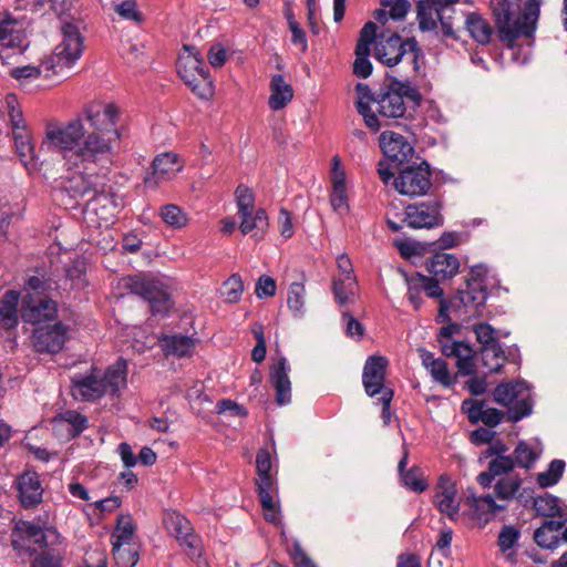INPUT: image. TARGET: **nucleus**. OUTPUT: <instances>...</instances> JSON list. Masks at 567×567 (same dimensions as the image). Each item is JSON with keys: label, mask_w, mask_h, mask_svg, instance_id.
<instances>
[{"label": "nucleus", "mask_w": 567, "mask_h": 567, "mask_svg": "<svg viewBox=\"0 0 567 567\" xmlns=\"http://www.w3.org/2000/svg\"><path fill=\"white\" fill-rule=\"evenodd\" d=\"M540 454L542 447L536 449L526 441H519L513 451L512 457L514 460L515 466L530 470L540 457Z\"/></svg>", "instance_id": "58836bf2"}, {"label": "nucleus", "mask_w": 567, "mask_h": 567, "mask_svg": "<svg viewBox=\"0 0 567 567\" xmlns=\"http://www.w3.org/2000/svg\"><path fill=\"white\" fill-rule=\"evenodd\" d=\"M235 199L238 208V215H247L255 210V194L251 188L240 184L235 190Z\"/></svg>", "instance_id": "864d4df0"}, {"label": "nucleus", "mask_w": 567, "mask_h": 567, "mask_svg": "<svg viewBox=\"0 0 567 567\" xmlns=\"http://www.w3.org/2000/svg\"><path fill=\"white\" fill-rule=\"evenodd\" d=\"M164 523L190 558H198L202 555V540L194 533L190 522L178 512H167Z\"/></svg>", "instance_id": "dca6fc26"}, {"label": "nucleus", "mask_w": 567, "mask_h": 567, "mask_svg": "<svg viewBox=\"0 0 567 567\" xmlns=\"http://www.w3.org/2000/svg\"><path fill=\"white\" fill-rule=\"evenodd\" d=\"M422 95L410 82L392 80L375 92L372 110L382 122V126L400 124V120L410 121L420 106Z\"/></svg>", "instance_id": "7ed1b4c3"}, {"label": "nucleus", "mask_w": 567, "mask_h": 567, "mask_svg": "<svg viewBox=\"0 0 567 567\" xmlns=\"http://www.w3.org/2000/svg\"><path fill=\"white\" fill-rule=\"evenodd\" d=\"M65 277L71 281V286L82 289L86 285L85 266L82 260H74L65 270Z\"/></svg>", "instance_id": "13d9d810"}, {"label": "nucleus", "mask_w": 567, "mask_h": 567, "mask_svg": "<svg viewBox=\"0 0 567 567\" xmlns=\"http://www.w3.org/2000/svg\"><path fill=\"white\" fill-rule=\"evenodd\" d=\"M289 371V363L284 357L278 360L277 364L270 368L269 381L275 389L278 405H286L291 402Z\"/></svg>", "instance_id": "393cba45"}, {"label": "nucleus", "mask_w": 567, "mask_h": 567, "mask_svg": "<svg viewBox=\"0 0 567 567\" xmlns=\"http://www.w3.org/2000/svg\"><path fill=\"white\" fill-rule=\"evenodd\" d=\"M184 50L177 62L178 75L194 94L200 99H209L213 86L200 53L193 45H184Z\"/></svg>", "instance_id": "9d476101"}, {"label": "nucleus", "mask_w": 567, "mask_h": 567, "mask_svg": "<svg viewBox=\"0 0 567 567\" xmlns=\"http://www.w3.org/2000/svg\"><path fill=\"white\" fill-rule=\"evenodd\" d=\"M256 468L258 480L256 482L259 502L262 507L264 517L268 523L278 525L281 522L280 509L275 499L276 485L270 474L271 457L268 450H259L256 455Z\"/></svg>", "instance_id": "9b49d317"}, {"label": "nucleus", "mask_w": 567, "mask_h": 567, "mask_svg": "<svg viewBox=\"0 0 567 567\" xmlns=\"http://www.w3.org/2000/svg\"><path fill=\"white\" fill-rule=\"evenodd\" d=\"M31 567H62V555L56 547H50L35 557Z\"/></svg>", "instance_id": "4d7b16f0"}, {"label": "nucleus", "mask_w": 567, "mask_h": 567, "mask_svg": "<svg viewBox=\"0 0 567 567\" xmlns=\"http://www.w3.org/2000/svg\"><path fill=\"white\" fill-rule=\"evenodd\" d=\"M123 206V198L114 194L111 187L107 186L103 181L89 208L97 213L100 207L104 214L102 218L107 220L110 217H113Z\"/></svg>", "instance_id": "c85d7f7f"}, {"label": "nucleus", "mask_w": 567, "mask_h": 567, "mask_svg": "<svg viewBox=\"0 0 567 567\" xmlns=\"http://www.w3.org/2000/svg\"><path fill=\"white\" fill-rule=\"evenodd\" d=\"M394 188L404 196L416 197L429 193L432 187V172L426 161L419 157L396 168Z\"/></svg>", "instance_id": "ddd939ff"}, {"label": "nucleus", "mask_w": 567, "mask_h": 567, "mask_svg": "<svg viewBox=\"0 0 567 567\" xmlns=\"http://www.w3.org/2000/svg\"><path fill=\"white\" fill-rule=\"evenodd\" d=\"M565 466L563 460H553L546 471L537 474V484L543 488L556 485L564 474Z\"/></svg>", "instance_id": "37998d69"}, {"label": "nucleus", "mask_w": 567, "mask_h": 567, "mask_svg": "<svg viewBox=\"0 0 567 567\" xmlns=\"http://www.w3.org/2000/svg\"><path fill=\"white\" fill-rule=\"evenodd\" d=\"M223 293L226 298V300L230 303H236L240 300L243 291H244V284L239 275L234 274L231 275L223 286Z\"/></svg>", "instance_id": "6e6d98bb"}, {"label": "nucleus", "mask_w": 567, "mask_h": 567, "mask_svg": "<svg viewBox=\"0 0 567 567\" xmlns=\"http://www.w3.org/2000/svg\"><path fill=\"white\" fill-rule=\"evenodd\" d=\"M61 42L53 53L42 62L45 72L58 74L64 69H70L81 58L84 50V38L80 30L79 21L61 20Z\"/></svg>", "instance_id": "39448f33"}, {"label": "nucleus", "mask_w": 567, "mask_h": 567, "mask_svg": "<svg viewBox=\"0 0 567 567\" xmlns=\"http://www.w3.org/2000/svg\"><path fill=\"white\" fill-rule=\"evenodd\" d=\"M481 359L488 372H498L506 362L505 351L501 343L481 348Z\"/></svg>", "instance_id": "79ce46f5"}, {"label": "nucleus", "mask_w": 567, "mask_h": 567, "mask_svg": "<svg viewBox=\"0 0 567 567\" xmlns=\"http://www.w3.org/2000/svg\"><path fill=\"white\" fill-rule=\"evenodd\" d=\"M539 1L527 0L520 13V0H489L499 39L508 45L520 37L532 38L539 18Z\"/></svg>", "instance_id": "f03ea898"}, {"label": "nucleus", "mask_w": 567, "mask_h": 567, "mask_svg": "<svg viewBox=\"0 0 567 567\" xmlns=\"http://www.w3.org/2000/svg\"><path fill=\"white\" fill-rule=\"evenodd\" d=\"M470 504L476 509L480 518H483L486 514L495 515L498 512L505 511L507 507L506 505L497 504L492 495H485L482 497L473 495L470 499Z\"/></svg>", "instance_id": "3c124183"}, {"label": "nucleus", "mask_w": 567, "mask_h": 567, "mask_svg": "<svg viewBox=\"0 0 567 567\" xmlns=\"http://www.w3.org/2000/svg\"><path fill=\"white\" fill-rule=\"evenodd\" d=\"M515 463L512 456L494 457L489 461L487 471L482 472L477 476V482L484 488L489 487L497 476L511 475Z\"/></svg>", "instance_id": "f704fd0d"}, {"label": "nucleus", "mask_w": 567, "mask_h": 567, "mask_svg": "<svg viewBox=\"0 0 567 567\" xmlns=\"http://www.w3.org/2000/svg\"><path fill=\"white\" fill-rule=\"evenodd\" d=\"M522 487V480L517 474L506 475L497 480L494 493L501 501H512Z\"/></svg>", "instance_id": "ea45409f"}, {"label": "nucleus", "mask_w": 567, "mask_h": 567, "mask_svg": "<svg viewBox=\"0 0 567 567\" xmlns=\"http://www.w3.org/2000/svg\"><path fill=\"white\" fill-rule=\"evenodd\" d=\"M134 533L135 526L132 517L130 515H121L111 536L112 546L134 544Z\"/></svg>", "instance_id": "a19ab883"}, {"label": "nucleus", "mask_w": 567, "mask_h": 567, "mask_svg": "<svg viewBox=\"0 0 567 567\" xmlns=\"http://www.w3.org/2000/svg\"><path fill=\"white\" fill-rule=\"evenodd\" d=\"M386 368L388 360L382 355H371L367 359L362 372V383L369 396L383 395V392L392 391L384 386Z\"/></svg>", "instance_id": "aec40b11"}, {"label": "nucleus", "mask_w": 567, "mask_h": 567, "mask_svg": "<svg viewBox=\"0 0 567 567\" xmlns=\"http://www.w3.org/2000/svg\"><path fill=\"white\" fill-rule=\"evenodd\" d=\"M486 276L487 268L476 265L471 268L465 287L457 290L454 301L458 302L457 311L462 312L465 318H477L483 315L487 299Z\"/></svg>", "instance_id": "6e6552de"}, {"label": "nucleus", "mask_w": 567, "mask_h": 567, "mask_svg": "<svg viewBox=\"0 0 567 567\" xmlns=\"http://www.w3.org/2000/svg\"><path fill=\"white\" fill-rule=\"evenodd\" d=\"M494 400L507 408V421L516 423L533 412L529 388L525 382L499 383L493 392Z\"/></svg>", "instance_id": "f8f14e48"}, {"label": "nucleus", "mask_w": 567, "mask_h": 567, "mask_svg": "<svg viewBox=\"0 0 567 567\" xmlns=\"http://www.w3.org/2000/svg\"><path fill=\"white\" fill-rule=\"evenodd\" d=\"M287 305L296 317L305 313L306 287L302 282H292L288 289Z\"/></svg>", "instance_id": "c03bdc74"}, {"label": "nucleus", "mask_w": 567, "mask_h": 567, "mask_svg": "<svg viewBox=\"0 0 567 567\" xmlns=\"http://www.w3.org/2000/svg\"><path fill=\"white\" fill-rule=\"evenodd\" d=\"M20 505L25 509L35 508L42 502L44 488L40 475L34 471H24L16 480Z\"/></svg>", "instance_id": "412c9836"}, {"label": "nucleus", "mask_w": 567, "mask_h": 567, "mask_svg": "<svg viewBox=\"0 0 567 567\" xmlns=\"http://www.w3.org/2000/svg\"><path fill=\"white\" fill-rule=\"evenodd\" d=\"M427 371L432 379L444 388H451L455 384V378L452 377L449 365L443 359H440Z\"/></svg>", "instance_id": "5fc2aeb1"}, {"label": "nucleus", "mask_w": 567, "mask_h": 567, "mask_svg": "<svg viewBox=\"0 0 567 567\" xmlns=\"http://www.w3.org/2000/svg\"><path fill=\"white\" fill-rule=\"evenodd\" d=\"M355 109L358 113L363 117L365 126L373 132L380 131L382 127V122L372 110L374 106L375 93H372L368 84L361 82L355 85Z\"/></svg>", "instance_id": "a878e982"}, {"label": "nucleus", "mask_w": 567, "mask_h": 567, "mask_svg": "<svg viewBox=\"0 0 567 567\" xmlns=\"http://www.w3.org/2000/svg\"><path fill=\"white\" fill-rule=\"evenodd\" d=\"M520 533L512 525H505L499 532L497 544L502 553L512 549L518 542Z\"/></svg>", "instance_id": "680f3d73"}, {"label": "nucleus", "mask_w": 567, "mask_h": 567, "mask_svg": "<svg viewBox=\"0 0 567 567\" xmlns=\"http://www.w3.org/2000/svg\"><path fill=\"white\" fill-rule=\"evenodd\" d=\"M115 11L126 20H132L134 22H142L143 17L142 13L137 10V4L135 0H125L118 3L115 7Z\"/></svg>", "instance_id": "69168bd1"}, {"label": "nucleus", "mask_w": 567, "mask_h": 567, "mask_svg": "<svg viewBox=\"0 0 567 567\" xmlns=\"http://www.w3.org/2000/svg\"><path fill=\"white\" fill-rule=\"evenodd\" d=\"M371 49L365 44L355 47V60L353 62V74L360 79H367L372 73V63L369 60Z\"/></svg>", "instance_id": "49530a36"}, {"label": "nucleus", "mask_w": 567, "mask_h": 567, "mask_svg": "<svg viewBox=\"0 0 567 567\" xmlns=\"http://www.w3.org/2000/svg\"><path fill=\"white\" fill-rule=\"evenodd\" d=\"M293 97L292 86L281 74H275L270 81L268 105L272 111L284 109Z\"/></svg>", "instance_id": "473e14b6"}, {"label": "nucleus", "mask_w": 567, "mask_h": 567, "mask_svg": "<svg viewBox=\"0 0 567 567\" xmlns=\"http://www.w3.org/2000/svg\"><path fill=\"white\" fill-rule=\"evenodd\" d=\"M71 393L79 401H95L105 394L118 395L126 385V362L117 360L101 374L95 369L86 375H74L71 379Z\"/></svg>", "instance_id": "20e7f679"}, {"label": "nucleus", "mask_w": 567, "mask_h": 567, "mask_svg": "<svg viewBox=\"0 0 567 567\" xmlns=\"http://www.w3.org/2000/svg\"><path fill=\"white\" fill-rule=\"evenodd\" d=\"M473 331L476 336V340L481 344V348H486L487 346H496L499 344V341L496 337V330L488 323H478L473 327Z\"/></svg>", "instance_id": "bf43d9fd"}, {"label": "nucleus", "mask_w": 567, "mask_h": 567, "mask_svg": "<svg viewBox=\"0 0 567 567\" xmlns=\"http://www.w3.org/2000/svg\"><path fill=\"white\" fill-rule=\"evenodd\" d=\"M58 288L54 280L44 276H30L25 282V295L48 296V292Z\"/></svg>", "instance_id": "8fccbe9b"}, {"label": "nucleus", "mask_w": 567, "mask_h": 567, "mask_svg": "<svg viewBox=\"0 0 567 567\" xmlns=\"http://www.w3.org/2000/svg\"><path fill=\"white\" fill-rule=\"evenodd\" d=\"M64 167L68 171H71L65 165ZM101 167L86 169V171H79V169H72L76 175L72 178L68 179L64 184L65 190L73 197V198H84L87 197V207H90L91 202L93 200L94 196L96 195L97 190L100 189V186L102 182L105 179L104 176H100L96 173L97 169Z\"/></svg>", "instance_id": "6ab92c4d"}, {"label": "nucleus", "mask_w": 567, "mask_h": 567, "mask_svg": "<svg viewBox=\"0 0 567 567\" xmlns=\"http://www.w3.org/2000/svg\"><path fill=\"white\" fill-rule=\"evenodd\" d=\"M241 221L239 229L243 235L251 234V237L256 240L264 238L268 227V216L264 208H259L256 212H249L247 215H239Z\"/></svg>", "instance_id": "7c9ffc66"}, {"label": "nucleus", "mask_w": 567, "mask_h": 567, "mask_svg": "<svg viewBox=\"0 0 567 567\" xmlns=\"http://www.w3.org/2000/svg\"><path fill=\"white\" fill-rule=\"evenodd\" d=\"M458 1L460 0H420L416 4L420 29L422 31H432L436 29L439 21L443 34L449 38L454 37L451 19L455 12L454 6Z\"/></svg>", "instance_id": "4468645a"}, {"label": "nucleus", "mask_w": 567, "mask_h": 567, "mask_svg": "<svg viewBox=\"0 0 567 567\" xmlns=\"http://www.w3.org/2000/svg\"><path fill=\"white\" fill-rule=\"evenodd\" d=\"M61 420L72 425V436L80 435L87 427V419L75 411H66L60 415Z\"/></svg>", "instance_id": "e2e57ef3"}, {"label": "nucleus", "mask_w": 567, "mask_h": 567, "mask_svg": "<svg viewBox=\"0 0 567 567\" xmlns=\"http://www.w3.org/2000/svg\"><path fill=\"white\" fill-rule=\"evenodd\" d=\"M113 557L118 567H134L138 561L135 544L112 546Z\"/></svg>", "instance_id": "a18cd8bd"}, {"label": "nucleus", "mask_w": 567, "mask_h": 567, "mask_svg": "<svg viewBox=\"0 0 567 567\" xmlns=\"http://www.w3.org/2000/svg\"><path fill=\"white\" fill-rule=\"evenodd\" d=\"M289 555L292 559L295 567H317L316 564L302 549L300 543L295 540L291 547L288 549Z\"/></svg>", "instance_id": "338daca9"}, {"label": "nucleus", "mask_w": 567, "mask_h": 567, "mask_svg": "<svg viewBox=\"0 0 567 567\" xmlns=\"http://www.w3.org/2000/svg\"><path fill=\"white\" fill-rule=\"evenodd\" d=\"M196 341L189 336L163 334L158 339V344L165 355L186 357L192 354Z\"/></svg>", "instance_id": "c756f323"}, {"label": "nucleus", "mask_w": 567, "mask_h": 567, "mask_svg": "<svg viewBox=\"0 0 567 567\" xmlns=\"http://www.w3.org/2000/svg\"><path fill=\"white\" fill-rule=\"evenodd\" d=\"M425 268L435 279L447 280L458 272L460 260L453 254L440 251L425 261Z\"/></svg>", "instance_id": "bb28decb"}, {"label": "nucleus", "mask_w": 567, "mask_h": 567, "mask_svg": "<svg viewBox=\"0 0 567 567\" xmlns=\"http://www.w3.org/2000/svg\"><path fill=\"white\" fill-rule=\"evenodd\" d=\"M17 154L23 165L29 168L33 166L34 146L31 141V135L27 127L12 131Z\"/></svg>", "instance_id": "4c0bfd02"}, {"label": "nucleus", "mask_w": 567, "mask_h": 567, "mask_svg": "<svg viewBox=\"0 0 567 567\" xmlns=\"http://www.w3.org/2000/svg\"><path fill=\"white\" fill-rule=\"evenodd\" d=\"M559 499L548 493L538 496L534 499V508L537 515L544 517H555L564 513L559 506Z\"/></svg>", "instance_id": "de8ad7c7"}, {"label": "nucleus", "mask_w": 567, "mask_h": 567, "mask_svg": "<svg viewBox=\"0 0 567 567\" xmlns=\"http://www.w3.org/2000/svg\"><path fill=\"white\" fill-rule=\"evenodd\" d=\"M20 293L16 290H8L0 299V327L14 329L19 323L18 306Z\"/></svg>", "instance_id": "72a5a7b5"}, {"label": "nucleus", "mask_w": 567, "mask_h": 567, "mask_svg": "<svg viewBox=\"0 0 567 567\" xmlns=\"http://www.w3.org/2000/svg\"><path fill=\"white\" fill-rule=\"evenodd\" d=\"M84 567H107V556L102 549L94 548L86 551Z\"/></svg>", "instance_id": "774afa93"}, {"label": "nucleus", "mask_w": 567, "mask_h": 567, "mask_svg": "<svg viewBox=\"0 0 567 567\" xmlns=\"http://www.w3.org/2000/svg\"><path fill=\"white\" fill-rule=\"evenodd\" d=\"M408 458L409 451L406 446H403V456L398 464V471L401 477V482L406 488L415 493H422L427 488V483L425 482L420 470L416 466L410 468L409 471H405Z\"/></svg>", "instance_id": "c9c22d12"}, {"label": "nucleus", "mask_w": 567, "mask_h": 567, "mask_svg": "<svg viewBox=\"0 0 567 567\" xmlns=\"http://www.w3.org/2000/svg\"><path fill=\"white\" fill-rule=\"evenodd\" d=\"M544 524L538 527L534 533V540L536 544L543 548L553 549L556 548L560 542L559 536H550V539L544 538L545 532L558 534V532L565 525L567 518L565 513L558 514L555 517H548Z\"/></svg>", "instance_id": "2f4dec72"}, {"label": "nucleus", "mask_w": 567, "mask_h": 567, "mask_svg": "<svg viewBox=\"0 0 567 567\" xmlns=\"http://www.w3.org/2000/svg\"><path fill=\"white\" fill-rule=\"evenodd\" d=\"M66 328L62 323L39 327L32 334V344L37 352L58 353L66 339Z\"/></svg>", "instance_id": "4be33fe9"}, {"label": "nucleus", "mask_w": 567, "mask_h": 567, "mask_svg": "<svg viewBox=\"0 0 567 567\" xmlns=\"http://www.w3.org/2000/svg\"><path fill=\"white\" fill-rule=\"evenodd\" d=\"M330 204L338 215H347L350 210L347 188H332L330 195Z\"/></svg>", "instance_id": "0e129e2a"}, {"label": "nucleus", "mask_w": 567, "mask_h": 567, "mask_svg": "<svg viewBox=\"0 0 567 567\" xmlns=\"http://www.w3.org/2000/svg\"><path fill=\"white\" fill-rule=\"evenodd\" d=\"M0 47L21 53L27 47L22 23L10 17L0 19Z\"/></svg>", "instance_id": "cd10ccee"}, {"label": "nucleus", "mask_w": 567, "mask_h": 567, "mask_svg": "<svg viewBox=\"0 0 567 567\" xmlns=\"http://www.w3.org/2000/svg\"><path fill=\"white\" fill-rule=\"evenodd\" d=\"M62 544L60 533L53 527L42 528L28 520H19L12 532V547L19 555H32L37 549H48Z\"/></svg>", "instance_id": "0eeeda50"}, {"label": "nucleus", "mask_w": 567, "mask_h": 567, "mask_svg": "<svg viewBox=\"0 0 567 567\" xmlns=\"http://www.w3.org/2000/svg\"><path fill=\"white\" fill-rule=\"evenodd\" d=\"M375 59L386 66H395L403 56L411 58L413 69L419 71V59L423 58V52L414 38L405 41L398 33L388 34L381 32L374 45Z\"/></svg>", "instance_id": "1a4fd4ad"}, {"label": "nucleus", "mask_w": 567, "mask_h": 567, "mask_svg": "<svg viewBox=\"0 0 567 567\" xmlns=\"http://www.w3.org/2000/svg\"><path fill=\"white\" fill-rule=\"evenodd\" d=\"M403 221L413 229L440 227L444 223L442 204L437 199L410 204L405 207Z\"/></svg>", "instance_id": "2eb2a0df"}, {"label": "nucleus", "mask_w": 567, "mask_h": 567, "mask_svg": "<svg viewBox=\"0 0 567 567\" xmlns=\"http://www.w3.org/2000/svg\"><path fill=\"white\" fill-rule=\"evenodd\" d=\"M161 217L168 226L174 228H182L188 223L187 215L174 204L163 206Z\"/></svg>", "instance_id": "603ef678"}, {"label": "nucleus", "mask_w": 567, "mask_h": 567, "mask_svg": "<svg viewBox=\"0 0 567 567\" xmlns=\"http://www.w3.org/2000/svg\"><path fill=\"white\" fill-rule=\"evenodd\" d=\"M94 130L87 133L80 117L66 124L49 123L43 147L61 153L63 164L70 169L86 171L111 164L114 144L120 141L117 123L121 110L113 103L92 102L83 111Z\"/></svg>", "instance_id": "f257e3e1"}, {"label": "nucleus", "mask_w": 567, "mask_h": 567, "mask_svg": "<svg viewBox=\"0 0 567 567\" xmlns=\"http://www.w3.org/2000/svg\"><path fill=\"white\" fill-rule=\"evenodd\" d=\"M152 168V173L146 175L144 183L147 187L155 188L161 182L168 181L181 172L183 164L177 154L166 152L154 158Z\"/></svg>", "instance_id": "5701e85b"}, {"label": "nucleus", "mask_w": 567, "mask_h": 567, "mask_svg": "<svg viewBox=\"0 0 567 567\" xmlns=\"http://www.w3.org/2000/svg\"><path fill=\"white\" fill-rule=\"evenodd\" d=\"M344 281L346 278L338 277L334 279L332 286L334 298L340 306H344L351 302L354 296L355 286H348Z\"/></svg>", "instance_id": "052dcab7"}, {"label": "nucleus", "mask_w": 567, "mask_h": 567, "mask_svg": "<svg viewBox=\"0 0 567 567\" xmlns=\"http://www.w3.org/2000/svg\"><path fill=\"white\" fill-rule=\"evenodd\" d=\"M465 25L471 37L481 44H487L491 41L493 29L491 24L481 14L472 12L467 14Z\"/></svg>", "instance_id": "e433bc0d"}, {"label": "nucleus", "mask_w": 567, "mask_h": 567, "mask_svg": "<svg viewBox=\"0 0 567 567\" xmlns=\"http://www.w3.org/2000/svg\"><path fill=\"white\" fill-rule=\"evenodd\" d=\"M123 286L131 293L146 300L154 316H164L173 308L168 287L151 274L128 276L123 279Z\"/></svg>", "instance_id": "423d86ee"}, {"label": "nucleus", "mask_w": 567, "mask_h": 567, "mask_svg": "<svg viewBox=\"0 0 567 567\" xmlns=\"http://www.w3.org/2000/svg\"><path fill=\"white\" fill-rule=\"evenodd\" d=\"M56 316L58 305L49 296L24 295L21 307L24 322L38 324L54 320Z\"/></svg>", "instance_id": "a211bd4d"}, {"label": "nucleus", "mask_w": 567, "mask_h": 567, "mask_svg": "<svg viewBox=\"0 0 567 567\" xmlns=\"http://www.w3.org/2000/svg\"><path fill=\"white\" fill-rule=\"evenodd\" d=\"M379 142L384 156L395 165V169L416 158L414 147L401 134L382 132Z\"/></svg>", "instance_id": "f3484780"}, {"label": "nucleus", "mask_w": 567, "mask_h": 567, "mask_svg": "<svg viewBox=\"0 0 567 567\" xmlns=\"http://www.w3.org/2000/svg\"><path fill=\"white\" fill-rule=\"evenodd\" d=\"M441 279L429 278L420 272L412 275V287L413 289L420 288L426 296L431 298H439L443 296V289L440 287L439 281Z\"/></svg>", "instance_id": "09e8293b"}, {"label": "nucleus", "mask_w": 567, "mask_h": 567, "mask_svg": "<svg viewBox=\"0 0 567 567\" xmlns=\"http://www.w3.org/2000/svg\"><path fill=\"white\" fill-rule=\"evenodd\" d=\"M434 504L441 514L455 519L460 512V502L455 484L447 477L441 476L434 495Z\"/></svg>", "instance_id": "b1692460"}]
</instances>
